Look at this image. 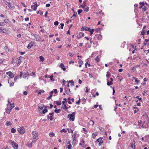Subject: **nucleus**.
Returning a JSON list of instances; mask_svg holds the SVG:
<instances>
[{"label": "nucleus", "mask_w": 149, "mask_h": 149, "mask_svg": "<svg viewBox=\"0 0 149 149\" xmlns=\"http://www.w3.org/2000/svg\"><path fill=\"white\" fill-rule=\"evenodd\" d=\"M29 74L28 72H24V73H22V72H21L19 75V77L21 78L22 76L23 78H25L29 76Z\"/></svg>", "instance_id": "1"}, {"label": "nucleus", "mask_w": 149, "mask_h": 149, "mask_svg": "<svg viewBox=\"0 0 149 149\" xmlns=\"http://www.w3.org/2000/svg\"><path fill=\"white\" fill-rule=\"evenodd\" d=\"M75 113L74 112L72 113L71 114H69L68 116V118L70 120L74 121V119Z\"/></svg>", "instance_id": "2"}, {"label": "nucleus", "mask_w": 149, "mask_h": 149, "mask_svg": "<svg viewBox=\"0 0 149 149\" xmlns=\"http://www.w3.org/2000/svg\"><path fill=\"white\" fill-rule=\"evenodd\" d=\"M18 132L21 134H23L25 132V130L24 127H22L18 128L17 130Z\"/></svg>", "instance_id": "3"}, {"label": "nucleus", "mask_w": 149, "mask_h": 149, "mask_svg": "<svg viewBox=\"0 0 149 149\" xmlns=\"http://www.w3.org/2000/svg\"><path fill=\"white\" fill-rule=\"evenodd\" d=\"M11 144L12 146L15 149H17L18 148V145L14 141H10Z\"/></svg>", "instance_id": "4"}, {"label": "nucleus", "mask_w": 149, "mask_h": 149, "mask_svg": "<svg viewBox=\"0 0 149 149\" xmlns=\"http://www.w3.org/2000/svg\"><path fill=\"white\" fill-rule=\"evenodd\" d=\"M66 145L67 146L68 149L72 148V145L70 143V141L68 139H67L66 141Z\"/></svg>", "instance_id": "5"}, {"label": "nucleus", "mask_w": 149, "mask_h": 149, "mask_svg": "<svg viewBox=\"0 0 149 149\" xmlns=\"http://www.w3.org/2000/svg\"><path fill=\"white\" fill-rule=\"evenodd\" d=\"M36 3L35 4L34 2L33 3V4H35V5H31V8L33 10H36L38 6L37 3L36 1Z\"/></svg>", "instance_id": "6"}, {"label": "nucleus", "mask_w": 149, "mask_h": 149, "mask_svg": "<svg viewBox=\"0 0 149 149\" xmlns=\"http://www.w3.org/2000/svg\"><path fill=\"white\" fill-rule=\"evenodd\" d=\"M96 141L99 142V146L101 145L103 143L102 139L101 137L97 139Z\"/></svg>", "instance_id": "7"}, {"label": "nucleus", "mask_w": 149, "mask_h": 149, "mask_svg": "<svg viewBox=\"0 0 149 149\" xmlns=\"http://www.w3.org/2000/svg\"><path fill=\"white\" fill-rule=\"evenodd\" d=\"M23 59L22 56H20V57L17 59V62L18 64L19 65L22 62V60Z\"/></svg>", "instance_id": "8"}, {"label": "nucleus", "mask_w": 149, "mask_h": 149, "mask_svg": "<svg viewBox=\"0 0 149 149\" xmlns=\"http://www.w3.org/2000/svg\"><path fill=\"white\" fill-rule=\"evenodd\" d=\"M6 74L11 78L13 77L14 76V74L10 72H6Z\"/></svg>", "instance_id": "9"}, {"label": "nucleus", "mask_w": 149, "mask_h": 149, "mask_svg": "<svg viewBox=\"0 0 149 149\" xmlns=\"http://www.w3.org/2000/svg\"><path fill=\"white\" fill-rule=\"evenodd\" d=\"M32 135L33 136V139H35L38 137V134L35 132L33 131L32 132Z\"/></svg>", "instance_id": "10"}, {"label": "nucleus", "mask_w": 149, "mask_h": 149, "mask_svg": "<svg viewBox=\"0 0 149 149\" xmlns=\"http://www.w3.org/2000/svg\"><path fill=\"white\" fill-rule=\"evenodd\" d=\"M84 36V33L82 32H80L79 33V35L77 36V39H79L81 38Z\"/></svg>", "instance_id": "11"}, {"label": "nucleus", "mask_w": 149, "mask_h": 149, "mask_svg": "<svg viewBox=\"0 0 149 149\" xmlns=\"http://www.w3.org/2000/svg\"><path fill=\"white\" fill-rule=\"evenodd\" d=\"M82 29L84 30L85 31H89L90 30V28L85 26L82 27Z\"/></svg>", "instance_id": "12"}, {"label": "nucleus", "mask_w": 149, "mask_h": 149, "mask_svg": "<svg viewBox=\"0 0 149 149\" xmlns=\"http://www.w3.org/2000/svg\"><path fill=\"white\" fill-rule=\"evenodd\" d=\"M8 6L10 8H14V5H11L10 3L9 2H8Z\"/></svg>", "instance_id": "13"}, {"label": "nucleus", "mask_w": 149, "mask_h": 149, "mask_svg": "<svg viewBox=\"0 0 149 149\" xmlns=\"http://www.w3.org/2000/svg\"><path fill=\"white\" fill-rule=\"evenodd\" d=\"M135 143H135V141H134V143H131V147L132 148H134V149H135Z\"/></svg>", "instance_id": "14"}, {"label": "nucleus", "mask_w": 149, "mask_h": 149, "mask_svg": "<svg viewBox=\"0 0 149 149\" xmlns=\"http://www.w3.org/2000/svg\"><path fill=\"white\" fill-rule=\"evenodd\" d=\"M34 38H36V39L37 41H38L39 40L40 37L38 35H34Z\"/></svg>", "instance_id": "15"}, {"label": "nucleus", "mask_w": 149, "mask_h": 149, "mask_svg": "<svg viewBox=\"0 0 149 149\" xmlns=\"http://www.w3.org/2000/svg\"><path fill=\"white\" fill-rule=\"evenodd\" d=\"M133 78L135 80V82L137 84H138L140 83V81L138 80L137 78L134 77H133Z\"/></svg>", "instance_id": "16"}, {"label": "nucleus", "mask_w": 149, "mask_h": 149, "mask_svg": "<svg viewBox=\"0 0 149 149\" xmlns=\"http://www.w3.org/2000/svg\"><path fill=\"white\" fill-rule=\"evenodd\" d=\"M6 125L7 126H10L12 125V123L9 121H7L6 123Z\"/></svg>", "instance_id": "17"}, {"label": "nucleus", "mask_w": 149, "mask_h": 149, "mask_svg": "<svg viewBox=\"0 0 149 149\" xmlns=\"http://www.w3.org/2000/svg\"><path fill=\"white\" fill-rule=\"evenodd\" d=\"M49 135L50 137H52L54 136V134L53 132H50L49 133Z\"/></svg>", "instance_id": "18"}, {"label": "nucleus", "mask_w": 149, "mask_h": 149, "mask_svg": "<svg viewBox=\"0 0 149 149\" xmlns=\"http://www.w3.org/2000/svg\"><path fill=\"white\" fill-rule=\"evenodd\" d=\"M27 147L29 148H31L32 146V143H27Z\"/></svg>", "instance_id": "19"}, {"label": "nucleus", "mask_w": 149, "mask_h": 149, "mask_svg": "<svg viewBox=\"0 0 149 149\" xmlns=\"http://www.w3.org/2000/svg\"><path fill=\"white\" fill-rule=\"evenodd\" d=\"M68 83H71V86H74V81H73L72 80H71V81H68Z\"/></svg>", "instance_id": "20"}, {"label": "nucleus", "mask_w": 149, "mask_h": 149, "mask_svg": "<svg viewBox=\"0 0 149 149\" xmlns=\"http://www.w3.org/2000/svg\"><path fill=\"white\" fill-rule=\"evenodd\" d=\"M33 45L32 43H30L29 44L28 46H27V48L28 49H30L31 48V47Z\"/></svg>", "instance_id": "21"}, {"label": "nucleus", "mask_w": 149, "mask_h": 149, "mask_svg": "<svg viewBox=\"0 0 149 149\" xmlns=\"http://www.w3.org/2000/svg\"><path fill=\"white\" fill-rule=\"evenodd\" d=\"M94 31V30L93 29H90V30L89 31H90V35H92L93 33V32Z\"/></svg>", "instance_id": "22"}, {"label": "nucleus", "mask_w": 149, "mask_h": 149, "mask_svg": "<svg viewBox=\"0 0 149 149\" xmlns=\"http://www.w3.org/2000/svg\"><path fill=\"white\" fill-rule=\"evenodd\" d=\"M39 58L40 59V61H42V62L44 60V58L42 56H40L39 57Z\"/></svg>", "instance_id": "23"}, {"label": "nucleus", "mask_w": 149, "mask_h": 149, "mask_svg": "<svg viewBox=\"0 0 149 149\" xmlns=\"http://www.w3.org/2000/svg\"><path fill=\"white\" fill-rule=\"evenodd\" d=\"M39 111L40 110L41 111L43 109V107L42 105L41 104L39 106Z\"/></svg>", "instance_id": "24"}, {"label": "nucleus", "mask_w": 149, "mask_h": 149, "mask_svg": "<svg viewBox=\"0 0 149 149\" xmlns=\"http://www.w3.org/2000/svg\"><path fill=\"white\" fill-rule=\"evenodd\" d=\"M9 106H10V110H11L12 108H13V107H14V104L13 103V104H10V105H9Z\"/></svg>", "instance_id": "25"}, {"label": "nucleus", "mask_w": 149, "mask_h": 149, "mask_svg": "<svg viewBox=\"0 0 149 149\" xmlns=\"http://www.w3.org/2000/svg\"><path fill=\"white\" fill-rule=\"evenodd\" d=\"M11 131L12 133H14L16 132V130L14 128H12L11 130Z\"/></svg>", "instance_id": "26"}, {"label": "nucleus", "mask_w": 149, "mask_h": 149, "mask_svg": "<svg viewBox=\"0 0 149 149\" xmlns=\"http://www.w3.org/2000/svg\"><path fill=\"white\" fill-rule=\"evenodd\" d=\"M60 111H61V110L60 109H55L54 110V111L55 112L58 113L60 112Z\"/></svg>", "instance_id": "27"}, {"label": "nucleus", "mask_w": 149, "mask_h": 149, "mask_svg": "<svg viewBox=\"0 0 149 149\" xmlns=\"http://www.w3.org/2000/svg\"><path fill=\"white\" fill-rule=\"evenodd\" d=\"M113 84V82L112 81H109V82H108L107 83V84L108 85V86H110L112 84Z\"/></svg>", "instance_id": "28"}, {"label": "nucleus", "mask_w": 149, "mask_h": 149, "mask_svg": "<svg viewBox=\"0 0 149 149\" xmlns=\"http://www.w3.org/2000/svg\"><path fill=\"white\" fill-rule=\"evenodd\" d=\"M47 109H44L43 111H42V112H43V113L44 114L46 112H47Z\"/></svg>", "instance_id": "29"}, {"label": "nucleus", "mask_w": 149, "mask_h": 149, "mask_svg": "<svg viewBox=\"0 0 149 149\" xmlns=\"http://www.w3.org/2000/svg\"><path fill=\"white\" fill-rule=\"evenodd\" d=\"M110 75H111V74H110V73L108 71L107 72V75H106L107 77L109 78V77L110 76Z\"/></svg>", "instance_id": "30"}, {"label": "nucleus", "mask_w": 149, "mask_h": 149, "mask_svg": "<svg viewBox=\"0 0 149 149\" xmlns=\"http://www.w3.org/2000/svg\"><path fill=\"white\" fill-rule=\"evenodd\" d=\"M62 108L63 109H68V108L66 107L65 104H64L63 106H62Z\"/></svg>", "instance_id": "31"}, {"label": "nucleus", "mask_w": 149, "mask_h": 149, "mask_svg": "<svg viewBox=\"0 0 149 149\" xmlns=\"http://www.w3.org/2000/svg\"><path fill=\"white\" fill-rule=\"evenodd\" d=\"M37 14H39L40 15H42L43 14V13L41 11H38L37 12Z\"/></svg>", "instance_id": "32"}, {"label": "nucleus", "mask_w": 149, "mask_h": 149, "mask_svg": "<svg viewBox=\"0 0 149 149\" xmlns=\"http://www.w3.org/2000/svg\"><path fill=\"white\" fill-rule=\"evenodd\" d=\"M82 12V10L81 9H79L78 10L77 12L79 15Z\"/></svg>", "instance_id": "33"}, {"label": "nucleus", "mask_w": 149, "mask_h": 149, "mask_svg": "<svg viewBox=\"0 0 149 149\" xmlns=\"http://www.w3.org/2000/svg\"><path fill=\"white\" fill-rule=\"evenodd\" d=\"M56 104L57 105H60L61 104V102L60 101H56Z\"/></svg>", "instance_id": "34"}, {"label": "nucleus", "mask_w": 149, "mask_h": 149, "mask_svg": "<svg viewBox=\"0 0 149 149\" xmlns=\"http://www.w3.org/2000/svg\"><path fill=\"white\" fill-rule=\"evenodd\" d=\"M10 109H7L6 112L8 113H9L10 112V110H10Z\"/></svg>", "instance_id": "35"}, {"label": "nucleus", "mask_w": 149, "mask_h": 149, "mask_svg": "<svg viewBox=\"0 0 149 149\" xmlns=\"http://www.w3.org/2000/svg\"><path fill=\"white\" fill-rule=\"evenodd\" d=\"M47 117L49 119H50V120H52L53 119L52 118V117L51 116H49V115H48Z\"/></svg>", "instance_id": "36"}, {"label": "nucleus", "mask_w": 149, "mask_h": 149, "mask_svg": "<svg viewBox=\"0 0 149 149\" xmlns=\"http://www.w3.org/2000/svg\"><path fill=\"white\" fill-rule=\"evenodd\" d=\"M58 21L55 22H54V24L56 26L58 25Z\"/></svg>", "instance_id": "37"}, {"label": "nucleus", "mask_w": 149, "mask_h": 149, "mask_svg": "<svg viewBox=\"0 0 149 149\" xmlns=\"http://www.w3.org/2000/svg\"><path fill=\"white\" fill-rule=\"evenodd\" d=\"M84 10L86 12L88 11L89 10V8L88 7H87L86 8L84 9Z\"/></svg>", "instance_id": "38"}, {"label": "nucleus", "mask_w": 149, "mask_h": 149, "mask_svg": "<svg viewBox=\"0 0 149 149\" xmlns=\"http://www.w3.org/2000/svg\"><path fill=\"white\" fill-rule=\"evenodd\" d=\"M95 60L97 62H98L99 61V59L98 58V56H97V57L95 58Z\"/></svg>", "instance_id": "39"}, {"label": "nucleus", "mask_w": 149, "mask_h": 149, "mask_svg": "<svg viewBox=\"0 0 149 149\" xmlns=\"http://www.w3.org/2000/svg\"><path fill=\"white\" fill-rule=\"evenodd\" d=\"M78 63H79L80 64H81V65H82V64H83V61H82L81 60H79L78 61Z\"/></svg>", "instance_id": "40"}, {"label": "nucleus", "mask_w": 149, "mask_h": 149, "mask_svg": "<svg viewBox=\"0 0 149 149\" xmlns=\"http://www.w3.org/2000/svg\"><path fill=\"white\" fill-rule=\"evenodd\" d=\"M60 68H61L63 67H64V65L62 63H61L60 65Z\"/></svg>", "instance_id": "41"}, {"label": "nucleus", "mask_w": 149, "mask_h": 149, "mask_svg": "<svg viewBox=\"0 0 149 149\" xmlns=\"http://www.w3.org/2000/svg\"><path fill=\"white\" fill-rule=\"evenodd\" d=\"M61 132H67V131L64 129H63L61 131Z\"/></svg>", "instance_id": "42"}, {"label": "nucleus", "mask_w": 149, "mask_h": 149, "mask_svg": "<svg viewBox=\"0 0 149 149\" xmlns=\"http://www.w3.org/2000/svg\"><path fill=\"white\" fill-rule=\"evenodd\" d=\"M145 33V31L144 30H143L141 32V34L144 35Z\"/></svg>", "instance_id": "43"}, {"label": "nucleus", "mask_w": 149, "mask_h": 149, "mask_svg": "<svg viewBox=\"0 0 149 149\" xmlns=\"http://www.w3.org/2000/svg\"><path fill=\"white\" fill-rule=\"evenodd\" d=\"M60 25H61V26L60 27V28L62 29H63V27L64 26V24L63 23H61L60 24Z\"/></svg>", "instance_id": "44"}, {"label": "nucleus", "mask_w": 149, "mask_h": 149, "mask_svg": "<svg viewBox=\"0 0 149 149\" xmlns=\"http://www.w3.org/2000/svg\"><path fill=\"white\" fill-rule=\"evenodd\" d=\"M139 4L141 5H142L143 6H144V3L143 2H140Z\"/></svg>", "instance_id": "45"}, {"label": "nucleus", "mask_w": 149, "mask_h": 149, "mask_svg": "<svg viewBox=\"0 0 149 149\" xmlns=\"http://www.w3.org/2000/svg\"><path fill=\"white\" fill-rule=\"evenodd\" d=\"M53 77V76L52 75L51 76L49 77V78H50L51 81H52V80L53 81H54V79H52Z\"/></svg>", "instance_id": "46"}, {"label": "nucleus", "mask_w": 149, "mask_h": 149, "mask_svg": "<svg viewBox=\"0 0 149 149\" xmlns=\"http://www.w3.org/2000/svg\"><path fill=\"white\" fill-rule=\"evenodd\" d=\"M14 83L13 82H12L11 83H10V86H13L14 85Z\"/></svg>", "instance_id": "47"}, {"label": "nucleus", "mask_w": 149, "mask_h": 149, "mask_svg": "<svg viewBox=\"0 0 149 149\" xmlns=\"http://www.w3.org/2000/svg\"><path fill=\"white\" fill-rule=\"evenodd\" d=\"M97 136V134H95L94 133H93L92 134V136L93 137V138H95L96 136Z\"/></svg>", "instance_id": "48"}, {"label": "nucleus", "mask_w": 149, "mask_h": 149, "mask_svg": "<svg viewBox=\"0 0 149 149\" xmlns=\"http://www.w3.org/2000/svg\"><path fill=\"white\" fill-rule=\"evenodd\" d=\"M138 99H139V100H142V98L141 97L139 98V96H138L136 97Z\"/></svg>", "instance_id": "49"}, {"label": "nucleus", "mask_w": 149, "mask_h": 149, "mask_svg": "<svg viewBox=\"0 0 149 149\" xmlns=\"http://www.w3.org/2000/svg\"><path fill=\"white\" fill-rule=\"evenodd\" d=\"M36 140H35V139H33L32 141V142H31V143H34L36 142Z\"/></svg>", "instance_id": "50"}, {"label": "nucleus", "mask_w": 149, "mask_h": 149, "mask_svg": "<svg viewBox=\"0 0 149 149\" xmlns=\"http://www.w3.org/2000/svg\"><path fill=\"white\" fill-rule=\"evenodd\" d=\"M3 30H4V29H3L2 28L0 27V32H1Z\"/></svg>", "instance_id": "51"}, {"label": "nucleus", "mask_w": 149, "mask_h": 149, "mask_svg": "<svg viewBox=\"0 0 149 149\" xmlns=\"http://www.w3.org/2000/svg\"><path fill=\"white\" fill-rule=\"evenodd\" d=\"M80 102V99H79L78 101V102H77V103H76L77 104H79Z\"/></svg>", "instance_id": "52"}, {"label": "nucleus", "mask_w": 149, "mask_h": 149, "mask_svg": "<svg viewBox=\"0 0 149 149\" xmlns=\"http://www.w3.org/2000/svg\"><path fill=\"white\" fill-rule=\"evenodd\" d=\"M99 129L101 131H102L104 130V129L101 127H99Z\"/></svg>", "instance_id": "53"}, {"label": "nucleus", "mask_w": 149, "mask_h": 149, "mask_svg": "<svg viewBox=\"0 0 149 149\" xmlns=\"http://www.w3.org/2000/svg\"><path fill=\"white\" fill-rule=\"evenodd\" d=\"M50 5L49 3H47L46 5V6L47 7H49L50 6Z\"/></svg>", "instance_id": "54"}, {"label": "nucleus", "mask_w": 149, "mask_h": 149, "mask_svg": "<svg viewBox=\"0 0 149 149\" xmlns=\"http://www.w3.org/2000/svg\"><path fill=\"white\" fill-rule=\"evenodd\" d=\"M52 95H50L49 97H48L47 98V99H48V100H49L50 99H51V97H52Z\"/></svg>", "instance_id": "55"}, {"label": "nucleus", "mask_w": 149, "mask_h": 149, "mask_svg": "<svg viewBox=\"0 0 149 149\" xmlns=\"http://www.w3.org/2000/svg\"><path fill=\"white\" fill-rule=\"evenodd\" d=\"M146 9H147V8L146 7H144V8H143V10L144 11H145L146 10Z\"/></svg>", "instance_id": "56"}, {"label": "nucleus", "mask_w": 149, "mask_h": 149, "mask_svg": "<svg viewBox=\"0 0 149 149\" xmlns=\"http://www.w3.org/2000/svg\"><path fill=\"white\" fill-rule=\"evenodd\" d=\"M74 63V61H70L69 62V63L70 64L71 63Z\"/></svg>", "instance_id": "57"}, {"label": "nucleus", "mask_w": 149, "mask_h": 149, "mask_svg": "<svg viewBox=\"0 0 149 149\" xmlns=\"http://www.w3.org/2000/svg\"><path fill=\"white\" fill-rule=\"evenodd\" d=\"M23 94L24 95H26L27 94V92H26V91H24L23 93Z\"/></svg>", "instance_id": "58"}, {"label": "nucleus", "mask_w": 149, "mask_h": 149, "mask_svg": "<svg viewBox=\"0 0 149 149\" xmlns=\"http://www.w3.org/2000/svg\"><path fill=\"white\" fill-rule=\"evenodd\" d=\"M90 123L92 125H93L94 124V122L93 120H91L90 121Z\"/></svg>", "instance_id": "59"}, {"label": "nucleus", "mask_w": 149, "mask_h": 149, "mask_svg": "<svg viewBox=\"0 0 149 149\" xmlns=\"http://www.w3.org/2000/svg\"><path fill=\"white\" fill-rule=\"evenodd\" d=\"M78 81L79 84H81V83L82 81L80 79H79Z\"/></svg>", "instance_id": "60"}, {"label": "nucleus", "mask_w": 149, "mask_h": 149, "mask_svg": "<svg viewBox=\"0 0 149 149\" xmlns=\"http://www.w3.org/2000/svg\"><path fill=\"white\" fill-rule=\"evenodd\" d=\"M89 76L91 78L93 77L92 75L90 73L89 74Z\"/></svg>", "instance_id": "61"}, {"label": "nucleus", "mask_w": 149, "mask_h": 149, "mask_svg": "<svg viewBox=\"0 0 149 149\" xmlns=\"http://www.w3.org/2000/svg\"><path fill=\"white\" fill-rule=\"evenodd\" d=\"M100 29H95V31L96 32H97L98 31H99L100 30Z\"/></svg>", "instance_id": "62"}, {"label": "nucleus", "mask_w": 149, "mask_h": 149, "mask_svg": "<svg viewBox=\"0 0 149 149\" xmlns=\"http://www.w3.org/2000/svg\"><path fill=\"white\" fill-rule=\"evenodd\" d=\"M54 92L55 93H57V90L56 89H54Z\"/></svg>", "instance_id": "63"}, {"label": "nucleus", "mask_w": 149, "mask_h": 149, "mask_svg": "<svg viewBox=\"0 0 149 149\" xmlns=\"http://www.w3.org/2000/svg\"><path fill=\"white\" fill-rule=\"evenodd\" d=\"M148 41H149V39H146L145 40V42H147Z\"/></svg>", "instance_id": "64"}]
</instances>
